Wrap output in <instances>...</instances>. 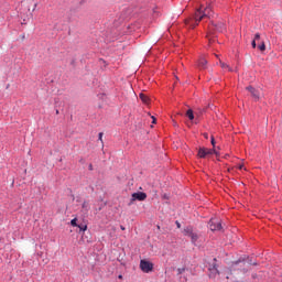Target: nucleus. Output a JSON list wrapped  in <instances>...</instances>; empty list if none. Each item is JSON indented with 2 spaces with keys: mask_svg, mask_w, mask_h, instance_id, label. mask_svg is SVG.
I'll use <instances>...</instances> for the list:
<instances>
[{
  "mask_svg": "<svg viewBox=\"0 0 282 282\" xmlns=\"http://www.w3.org/2000/svg\"><path fill=\"white\" fill-rule=\"evenodd\" d=\"M185 271H186L185 268H178V269H177L178 274H183V272H185Z\"/></svg>",
  "mask_w": 282,
  "mask_h": 282,
  "instance_id": "obj_20",
  "label": "nucleus"
},
{
  "mask_svg": "<svg viewBox=\"0 0 282 282\" xmlns=\"http://www.w3.org/2000/svg\"><path fill=\"white\" fill-rule=\"evenodd\" d=\"M55 113H56V116H58L59 111H58V110H56V111H55Z\"/></svg>",
  "mask_w": 282,
  "mask_h": 282,
  "instance_id": "obj_34",
  "label": "nucleus"
},
{
  "mask_svg": "<svg viewBox=\"0 0 282 282\" xmlns=\"http://www.w3.org/2000/svg\"><path fill=\"white\" fill-rule=\"evenodd\" d=\"M82 208L84 210H86V213H87V210H89V203L88 202H84L83 205H82Z\"/></svg>",
  "mask_w": 282,
  "mask_h": 282,
  "instance_id": "obj_16",
  "label": "nucleus"
},
{
  "mask_svg": "<svg viewBox=\"0 0 282 282\" xmlns=\"http://www.w3.org/2000/svg\"><path fill=\"white\" fill-rule=\"evenodd\" d=\"M76 221H78L77 218L72 219V220H70V226H73V227H78V224H77Z\"/></svg>",
  "mask_w": 282,
  "mask_h": 282,
  "instance_id": "obj_18",
  "label": "nucleus"
},
{
  "mask_svg": "<svg viewBox=\"0 0 282 282\" xmlns=\"http://www.w3.org/2000/svg\"><path fill=\"white\" fill-rule=\"evenodd\" d=\"M102 135H104V133L100 132V133H99V140H100V142H102Z\"/></svg>",
  "mask_w": 282,
  "mask_h": 282,
  "instance_id": "obj_24",
  "label": "nucleus"
},
{
  "mask_svg": "<svg viewBox=\"0 0 282 282\" xmlns=\"http://www.w3.org/2000/svg\"><path fill=\"white\" fill-rule=\"evenodd\" d=\"M36 6H37V4L35 3V4H34V8H33V10H36Z\"/></svg>",
  "mask_w": 282,
  "mask_h": 282,
  "instance_id": "obj_33",
  "label": "nucleus"
},
{
  "mask_svg": "<svg viewBox=\"0 0 282 282\" xmlns=\"http://www.w3.org/2000/svg\"><path fill=\"white\" fill-rule=\"evenodd\" d=\"M209 30H215L216 32H224L226 30V24H224L223 22L218 24L212 23Z\"/></svg>",
  "mask_w": 282,
  "mask_h": 282,
  "instance_id": "obj_7",
  "label": "nucleus"
},
{
  "mask_svg": "<svg viewBox=\"0 0 282 282\" xmlns=\"http://www.w3.org/2000/svg\"><path fill=\"white\" fill-rule=\"evenodd\" d=\"M252 47H257V41L253 40L252 43H251Z\"/></svg>",
  "mask_w": 282,
  "mask_h": 282,
  "instance_id": "obj_23",
  "label": "nucleus"
},
{
  "mask_svg": "<svg viewBox=\"0 0 282 282\" xmlns=\"http://www.w3.org/2000/svg\"><path fill=\"white\" fill-rule=\"evenodd\" d=\"M246 272H248V270H247L246 268H243V269L241 270V273H242V274H246Z\"/></svg>",
  "mask_w": 282,
  "mask_h": 282,
  "instance_id": "obj_26",
  "label": "nucleus"
},
{
  "mask_svg": "<svg viewBox=\"0 0 282 282\" xmlns=\"http://www.w3.org/2000/svg\"><path fill=\"white\" fill-rule=\"evenodd\" d=\"M237 268H246V260H237L232 262L231 269H228L226 279H230V274H232V270H237Z\"/></svg>",
  "mask_w": 282,
  "mask_h": 282,
  "instance_id": "obj_2",
  "label": "nucleus"
},
{
  "mask_svg": "<svg viewBox=\"0 0 282 282\" xmlns=\"http://www.w3.org/2000/svg\"><path fill=\"white\" fill-rule=\"evenodd\" d=\"M120 229H121V230H126L124 226H120Z\"/></svg>",
  "mask_w": 282,
  "mask_h": 282,
  "instance_id": "obj_32",
  "label": "nucleus"
},
{
  "mask_svg": "<svg viewBox=\"0 0 282 282\" xmlns=\"http://www.w3.org/2000/svg\"><path fill=\"white\" fill-rule=\"evenodd\" d=\"M260 39H261V34L256 33V35H254V40H253V41H259Z\"/></svg>",
  "mask_w": 282,
  "mask_h": 282,
  "instance_id": "obj_21",
  "label": "nucleus"
},
{
  "mask_svg": "<svg viewBox=\"0 0 282 282\" xmlns=\"http://www.w3.org/2000/svg\"><path fill=\"white\" fill-rule=\"evenodd\" d=\"M206 65H208V61H206V58H204V57H200L198 61L199 69H206Z\"/></svg>",
  "mask_w": 282,
  "mask_h": 282,
  "instance_id": "obj_10",
  "label": "nucleus"
},
{
  "mask_svg": "<svg viewBox=\"0 0 282 282\" xmlns=\"http://www.w3.org/2000/svg\"><path fill=\"white\" fill-rule=\"evenodd\" d=\"M238 169H239V171H242L243 165H239Z\"/></svg>",
  "mask_w": 282,
  "mask_h": 282,
  "instance_id": "obj_29",
  "label": "nucleus"
},
{
  "mask_svg": "<svg viewBox=\"0 0 282 282\" xmlns=\"http://www.w3.org/2000/svg\"><path fill=\"white\" fill-rule=\"evenodd\" d=\"M204 138H206V139L208 140V133H205V134H204Z\"/></svg>",
  "mask_w": 282,
  "mask_h": 282,
  "instance_id": "obj_30",
  "label": "nucleus"
},
{
  "mask_svg": "<svg viewBox=\"0 0 282 282\" xmlns=\"http://www.w3.org/2000/svg\"><path fill=\"white\" fill-rule=\"evenodd\" d=\"M221 69H227L228 72H232V67H230L228 64L220 62Z\"/></svg>",
  "mask_w": 282,
  "mask_h": 282,
  "instance_id": "obj_13",
  "label": "nucleus"
},
{
  "mask_svg": "<svg viewBox=\"0 0 282 282\" xmlns=\"http://www.w3.org/2000/svg\"><path fill=\"white\" fill-rule=\"evenodd\" d=\"M210 230H221V220L218 218H212L208 224Z\"/></svg>",
  "mask_w": 282,
  "mask_h": 282,
  "instance_id": "obj_5",
  "label": "nucleus"
},
{
  "mask_svg": "<svg viewBox=\"0 0 282 282\" xmlns=\"http://www.w3.org/2000/svg\"><path fill=\"white\" fill-rule=\"evenodd\" d=\"M139 98H140V100H142V102H144V105H149V96H147L145 94H143V93H141L140 95H139Z\"/></svg>",
  "mask_w": 282,
  "mask_h": 282,
  "instance_id": "obj_11",
  "label": "nucleus"
},
{
  "mask_svg": "<svg viewBox=\"0 0 282 282\" xmlns=\"http://www.w3.org/2000/svg\"><path fill=\"white\" fill-rule=\"evenodd\" d=\"M213 42H215V40L214 39H209V43H213Z\"/></svg>",
  "mask_w": 282,
  "mask_h": 282,
  "instance_id": "obj_31",
  "label": "nucleus"
},
{
  "mask_svg": "<svg viewBox=\"0 0 282 282\" xmlns=\"http://www.w3.org/2000/svg\"><path fill=\"white\" fill-rule=\"evenodd\" d=\"M152 124H155V117H152Z\"/></svg>",
  "mask_w": 282,
  "mask_h": 282,
  "instance_id": "obj_28",
  "label": "nucleus"
},
{
  "mask_svg": "<svg viewBox=\"0 0 282 282\" xmlns=\"http://www.w3.org/2000/svg\"><path fill=\"white\" fill-rule=\"evenodd\" d=\"M258 48L260 52H265V43L262 42L260 45H258Z\"/></svg>",
  "mask_w": 282,
  "mask_h": 282,
  "instance_id": "obj_17",
  "label": "nucleus"
},
{
  "mask_svg": "<svg viewBox=\"0 0 282 282\" xmlns=\"http://www.w3.org/2000/svg\"><path fill=\"white\" fill-rule=\"evenodd\" d=\"M192 243H196L197 239H199V235L195 234V231L189 236Z\"/></svg>",
  "mask_w": 282,
  "mask_h": 282,
  "instance_id": "obj_14",
  "label": "nucleus"
},
{
  "mask_svg": "<svg viewBox=\"0 0 282 282\" xmlns=\"http://www.w3.org/2000/svg\"><path fill=\"white\" fill-rule=\"evenodd\" d=\"M209 276H212L213 279H215V276H218L219 274V269H217V264L216 263H213L210 267H209Z\"/></svg>",
  "mask_w": 282,
  "mask_h": 282,
  "instance_id": "obj_8",
  "label": "nucleus"
},
{
  "mask_svg": "<svg viewBox=\"0 0 282 282\" xmlns=\"http://www.w3.org/2000/svg\"><path fill=\"white\" fill-rule=\"evenodd\" d=\"M210 142H212V145L214 147L213 149H215V144H216V142H215V137L212 135Z\"/></svg>",
  "mask_w": 282,
  "mask_h": 282,
  "instance_id": "obj_22",
  "label": "nucleus"
},
{
  "mask_svg": "<svg viewBox=\"0 0 282 282\" xmlns=\"http://www.w3.org/2000/svg\"><path fill=\"white\" fill-rule=\"evenodd\" d=\"M176 226H177V228H182V225L177 220H176Z\"/></svg>",
  "mask_w": 282,
  "mask_h": 282,
  "instance_id": "obj_27",
  "label": "nucleus"
},
{
  "mask_svg": "<svg viewBox=\"0 0 282 282\" xmlns=\"http://www.w3.org/2000/svg\"><path fill=\"white\" fill-rule=\"evenodd\" d=\"M77 228H79V230L85 232V230H87V225H77Z\"/></svg>",
  "mask_w": 282,
  "mask_h": 282,
  "instance_id": "obj_19",
  "label": "nucleus"
},
{
  "mask_svg": "<svg viewBox=\"0 0 282 282\" xmlns=\"http://www.w3.org/2000/svg\"><path fill=\"white\" fill-rule=\"evenodd\" d=\"M140 270H142L145 274H149V272H153V263L148 260H141Z\"/></svg>",
  "mask_w": 282,
  "mask_h": 282,
  "instance_id": "obj_3",
  "label": "nucleus"
},
{
  "mask_svg": "<svg viewBox=\"0 0 282 282\" xmlns=\"http://www.w3.org/2000/svg\"><path fill=\"white\" fill-rule=\"evenodd\" d=\"M119 279H122V275H119Z\"/></svg>",
  "mask_w": 282,
  "mask_h": 282,
  "instance_id": "obj_35",
  "label": "nucleus"
},
{
  "mask_svg": "<svg viewBox=\"0 0 282 282\" xmlns=\"http://www.w3.org/2000/svg\"><path fill=\"white\" fill-rule=\"evenodd\" d=\"M135 199H138V202H144V199H147V193L144 192L133 193L131 203L135 202Z\"/></svg>",
  "mask_w": 282,
  "mask_h": 282,
  "instance_id": "obj_6",
  "label": "nucleus"
},
{
  "mask_svg": "<svg viewBox=\"0 0 282 282\" xmlns=\"http://www.w3.org/2000/svg\"><path fill=\"white\" fill-rule=\"evenodd\" d=\"M214 153H217L215 148L208 149V148H199L198 150V158H206L207 155H214Z\"/></svg>",
  "mask_w": 282,
  "mask_h": 282,
  "instance_id": "obj_4",
  "label": "nucleus"
},
{
  "mask_svg": "<svg viewBox=\"0 0 282 282\" xmlns=\"http://www.w3.org/2000/svg\"><path fill=\"white\" fill-rule=\"evenodd\" d=\"M88 169H89V171H94V165H93V164H89V165H88Z\"/></svg>",
  "mask_w": 282,
  "mask_h": 282,
  "instance_id": "obj_25",
  "label": "nucleus"
},
{
  "mask_svg": "<svg viewBox=\"0 0 282 282\" xmlns=\"http://www.w3.org/2000/svg\"><path fill=\"white\" fill-rule=\"evenodd\" d=\"M186 116H187V118H189L191 120H195V115H193V110H187V112H186Z\"/></svg>",
  "mask_w": 282,
  "mask_h": 282,
  "instance_id": "obj_15",
  "label": "nucleus"
},
{
  "mask_svg": "<svg viewBox=\"0 0 282 282\" xmlns=\"http://www.w3.org/2000/svg\"><path fill=\"white\" fill-rule=\"evenodd\" d=\"M193 227H186L184 230H183V235H185V237H191L192 234H193Z\"/></svg>",
  "mask_w": 282,
  "mask_h": 282,
  "instance_id": "obj_12",
  "label": "nucleus"
},
{
  "mask_svg": "<svg viewBox=\"0 0 282 282\" xmlns=\"http://www.w3.org/2000/svg\"><path fill=\"white\" fill-rule=\"evenodd\" d=\"M210 7H206L204 11L202 9H198L194 14V21L195 24H191V28H195L196 25H199V21H203V19H206V17H210Z\"/></svg>",
  "mask_w": 282,
  "mask_h": 282,
  "instance_id": "obj_1",
  "label": "nucleus"
},
{
  "mask_svg": "<svg viewBox=\"0 0 282 282\" xmlns=\"http://www.w3.org/2000/svg\"><path fill=\"white\" fill-rule=\"evenodd\" d=\"M247 91H250L251 96L259 100V90L254 89L252 86L247 87Z\"/></svg>",
  "mask_w": 282,
  "mask_h": 282,
  "instance_id": "obj_9",
  "label": "nucleus"
}]
</instances>
